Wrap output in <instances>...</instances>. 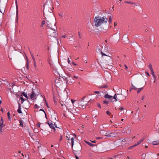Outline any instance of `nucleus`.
<instances>
[{"label": "nucleus", "instance_id": "c85d7f7f", "mask_svg": "<svg viewBox=\"0 0 159 159\" xmlns=\"http://www.w3.org/2000/svg\"><path fill=\"white\" fill-rule=\"evenodd\" d=\"M107 85L99 86L100 88H107Z\"/></svg>", "mask_w": 159, "mask_h": 159}, {"label": "nucleus", "instance_id": "20e7f679", "mask_svg": "<svg viewBox=\"0 0 159 159\" xmlns=\"http://www.w3.org/2000/svg\"><path fill=\"white\" fill-rule=\"evenodd\" d=\"M15 2L16 6V23H17L18 19H19V16H18V7L17 5V0H15Z\"/></svg>", "mask_w": 159, "mask_h": 159}, {"label": "nucleus", "instance_id": "9d476101", "mask_svg": "<svg viewBox=\"0 0 159 159\" xmlns=\"http://www.w3.org/2000/svg\"><path fill=\"white\" fill-rule=\"evenodd\" d=\"M97 52H100L101 53V54H102V57L103 56H107V57H108V58H109V60L111 59V58L110 57L108 56H107V55H106V54H105L104 53H103L102 51H101V50L99 48H98L97 49Z\"/></svg>", "mask_w": 159, "mask_h": 159}, {"label": "nucleus", "instance_id": "a19ab883", "mask_svg": "<svg viewBox=\"0 0 159 159\" xmlns=\"http://www.w3.org/2000/svg\"><path fill=\"white\" fill-rule=\"evenodd\" d=\"M45 24V22L44 20H43L42 22L41 26H43Z\"/></svg>", "mask_w": 159, "mask_h": 159}, {"label": "nucleus", "instance_id": "dca6fc26", "mask_svg": "<svg viewBox=\"0 0 159 159\" xmlns=\"http://www.w3.org/2000/svg\"><path fill=\"white\" fill-rule=\"evenodd\" d=\"M125 39V41H127L128 40V37L127 35H124L122 38V40H124Z\"/></svg>", "mask_w": 159, "mask_h": 159}, {"label": "nucleus", "instance_id": "4c0bfd02", "mask_svg": "<svg viewBox=\"0 0 159 159\" xmlns=\"http://www.w3.org/2000/svg\"><path fill=\"white\" fill-rule=\"evenodd\" d=\"M34 66L35 68V70H38V69L37 68V65L36 64V62H35V61H34Z\"/></svg>", "mask_w": 159, "mask_h": 159}, {"label": "nucleus", "instance_id": "6ab92c4d", "mask_svg": "<svg viewBox=\"0 0 159 159\" xmlns=\"http://www.w3.org/2000/svg\"><path fill=\"white\" fill-rule=\"evenodd\" d=\"M152 144L153 145H156L159 144V140H157L154 141L152 142Z\"/></svg>", "mask_w": 159, "mask_h": 159}, {"label": "nucleus", "instance_id": "864d4df0", "mask_svg": "<svg viewBox=\"0 0 159 159\" xmlns=\"http://www.w3.org/2000/svg\"><path fill=\"white\" fill-rule=\"evenodd\" d=\"M40 111H43V112L45 113V116H46V113H45V112L44 111V110H43V109H41L40 110Z\"/></svg>", "mask_w": 159, "mask_h": 159}, {"label": "nucleus", "instance_id": "680f3d73", "mask_svg": "<svg viewBox=\"0 0 159 159\" xmlns=\"http://www.w3.org/2000/svg\"><path fill=\"white\" fill-rule=\"evenodd\" d=\"M37 127H40V124H39V123H38L37 125Z\"/></svg>", "mask_w": 159, "mask_h": 159}, {"label": "nucleus", "instance_id": "cd10ccee", "mask_svg": "<svg viewBox=\"0 0 159 159\" xmlns=\"http://www.w3.org/2000/svg\"><path fill=\"white\" fill-rule=\"evenodd\" d=\"M30 54L31 55V57H32V58L33 59V60L34 61V62L35 61L34 57L33 54H32V52L31 51H30Z\"/></svg>", "mask_w": 159, "mask_h": 159}, {"label": "nucleus", "instance_id": "c756f323", "mask_svg": "<svg viewBox=\"0 0 159 159\" xmlns=\"http://www.w3.org/2000/svg\"><path fill=\"white\" fill-rule=\"evenodd\" d=\"M131 86H132L131 89H134V90H136L137 89V88L134 85H133V84H131Z\"/></svg>", "mask_w": 159, "mask_h": 159}, {"label": "nucleus", "instance_id": "9b49d317", "mask_svg": "<svg viewBox=\"0 0 159 159\" xmlns=\"http://www.w3.org/2000/svg\"><path fill=\"white\" fill-rule=\"evenodd\" d=\"M47 10H48V11L49 12L51 13L52 12V10L51 8H49V7H48L47 8V7L46 8L44 7L43 10V13L44 14L45 12H47Z\"/></svg>", "mask_w": 159, "mask_h": 159}, {"label": "nucleus", "instance_id": "412c9836", "mask_svg": "<svg viewBox=\"0 0 159 159\" xmlns=\"http://www.w3.org/2000/svg\"><path fill=\"white\" fill-rule=\"evenodd\" d=\"M21 94L24 96L26 98H28V97L27 96V93L24 92H22Z\"/></svg>", "mask_w": 159, "mask_h": 159}, {"label": "nucleus", "instance_id": "2f4dec72", "mask_svg": "<svg viewBox=\"0 0 159 159\" xmlns=\"http://www.w3.org/2000/svg\"><path fill=\"white\" fill-rule=\"evenodd\" d=\"M146 156V154H145L144 153L142 155V158L143 159H145Z\"/></svg>", "mask_w": 159, "mask_h": 159}, {"label": "nucleus", "instance_id": "5fc2aeb1", "mask_svg": "<svg viewBox=\"0 0 159 159\" xmlns=\"http://www.w3.org/2000/svg\"><path fill=\"white\" fill-rule=\"evenodd\" d=\"M117 25V23L116 22H115L114 23V26H116Z\"/></svg>", "mask_w": 159, "mask_h": 159}, {"label": "nucleus", "instance_id": "f3484780", "mask_svg": "<svg viewBox=\"0 0 159 159\" xmlns=\"http://www.w3.org/2000/svg\"><path fill=\"white\" fill-rule=\"evenodd\" d=\"M144 140V139H141L140 141H138L136 143L135 145L136 146L140 144Z\"/></svg>", "mask_w": 159, "mask_h": 159}, {"label": "nucleus", "instance_id": "603ef678", "mask_svg": "<svg viewBox=\"0 0 159 159\" xmlns=\"http://www.w3.org/2000/svg\"><path fill=\"white\" fill-rule=\"evenodd\" d=\"M59 15L61 17H62L63 16V14L62 13L59 14Z\"/></svg>", "mask_w": 159, "mask_h": 159}, {"label": "nucleus", "instance_id": "72a5a7b5", "mask_svg": "<svg viewBox=\"0 0 159 159\" xmlns=\"http://www.w3.org/2000/svg\"><path fill=\"white\" fill-rule=\"evenodd\" d=\"M136 146L135 144L129 147V148H128V149L129 150H130L132 148H134Z\"/></svg>", "mask_w": 159, "mask_h": 159}, {"label": "nucleus", "instance_id": "8fccbe9b", "mask_svg": "<svg viewBox=\"0 0 159 159\" xmlns=\"http://www.w3.org/2000/svg\"><path fill=\"white\" fill-rule=\"evenodd\" d=\"M34 107L35 108L37 109L39 108V107L37 104H35L34 106Z\"/></svg>", "mask_w": 159, "mask_h": 159}, {"label": "nucleus", "instance_id": "7ed1b4c3", "mask_svg": "<svg viewBox=\"0 0 159 159\" xmlns=\"http://www.w3.org/2000/svg\"><path fill=\"white\" fill-rule=\"evenodd\" d=\"M85 98V97H84L79 102V107L80 108L83 109L85 108L86 106L88 103V101H85L84 100Z\"/></svg>", "mask_w": 159, "mask_h": 159}, {"label": "nucleus", "instance_id": "774afa93", "mask_svg": "<svg viewBox=\"0 0 159 159\" xmlns=\"http://www.w3.org/2000/svg\"><path fill=\"white\" fill-rule=\"evenodd\" d=\"M125 69H128V67L126 65H125Z\"/></svg>", "mask_w": 159, "mask_h": 159}, {"label": "nucleus", "instance_id": "0eeeda50", "mask_svg": "<svg viewBox=\"0 0 159 159\" xmlns=\"http://www.w3.org/2000/svg\"><path fill=\"white\" fill-rule=\"evenodd\" d=\"M30 98H31L32 100H34L36 98V94L33 89H32L31 93L30 95Z\"/></svg>", "mask_w": 159, "mask_h": 159}, {"label": "nucleus", "instance_id": "49530a36", "mask_svg": "<svg viewBox=\"0 0 159 159\" xmlns=\"http://www.w3.org/2000/svg\"><path fill=\"white\" fill-rule=\"evenodd\" d=\"M58 81H59V80H56L55 81V83H56V84H58L59 83V82Z\"/></svg>", "mask_w": 159, "mask_h": 159}, {"label": "nucleus", "instance_id": "e2e57ef3", "mask_svg": "<svg viewBox=\"0 0 159 159\" xmlns=\"http://www.w3.org/2000/svg\"><path fill=\"white\" fill-rule=\"evenodd\" d=\"M123 109H124V108L122 107L119 108V109L120 110H123Z\"/></svg>", "mask_w": 159, "mask_h": 159}, {"label": "nucleus", "instance_id": "aec40b11", "mask_svg": "<svg viewBox=\"0 0 159 159\" xmlns=\"http://www.w3.org/2000/svg\"><path fill=\"white\" fill-rule=\"evenodd\" d=\"M110 137H115L116 136V134L115 133L110 132Z\"/></svg>", "mask_w": 159, "mask_h": 159}, {"label": "nucleus", "instance_id": "f257e3e1", "mask_svg": "<svg viewBox=\"0 0 159 159\" xmlns=\"http://www.w3.org/2000/svg\"><path fill=\"white\" fill-rule=\"evenodd\" d=\"M107 20L108 19L105 16L95 17L94 19L95 25L96 27L101 25L102 24L107 23Z\"/></svg>", "mask_w": 159, "mask_h": 159}, {"label": "nucleus", "instance_id": "052dcab7", "mask_svg": "<svg viewBox=\"0 0 159 159\" xmlns=\"http://www.w3.org/2000/svg\"><path fill=\"white\" fill-rule=\"evenodd\" d=\"M152 76L153 78V79H154V80H156V76L155 75H152Z\"/></svg>", "mask_w": 159, "mask_h": 159}, {"label": "nucleus", "instance_id": "393cba45", "mask_svg": "<svg viewBox=\"0 0 159 159\" xmlns=\"http://www.w3.org/2000/svg\"><path fill=\"white\" fill-rule=\"evenodd\" d=\"M85 143L90 146H94V144L91 143L89 142L85 141Z\"/></svg>", "mask_w": 159, "mask_h": 159}, {"label": "nucleus", "instance_id": "4468645a", "mask_svg": "<svg viewBox=\"0 0 159 159\" xmlns=\"http://www.w3.org/2000/svg\"><path fill=\"white\" fill-rule=\"evenodd\" d=\"M48 124L49 125V127L51 128L54 129V131H55V129L52 123L51 122H48Z\"/></svg>", "mask_w": 159, "mask_h": 159}, {"label": "nucleus", "instance_id": "ea45409f", "mask_svg": "<svg viewBox=\"0 0 159 159\" xmlns=\"http://www.w3.org/2000/svg\"><path fill=\"white\" fill-rule=\"evenodd\" d=\"M20 98L21 99V103H23L24 102V101H25V100H24L23 98L22 97H20Z\"/></svg>", "mask_w": 159, "mask_h": 159}, {"label": "nucleus", "instance_id": "338daca9", "mask_svg": "<svg viewBox=\"0 0 159 159\" xmlns=\"http://www.w3.org/2000/svg\"><path fill=\"white\" fill-rule=\"evenodd\" d=\"M91 142L93 143H96V141L95 140H94V141H91Z\"/></svg>", "mask_w": 159, "mask_h": 159}, {"label": "nucleus", "instance_id": "58836bf2", "mask_svg": "<svg viewBox=\"0 0 159 159\" xmlns=\"http://www.w3.org/2000/svg\"><path fill=\"white\" fill-rule=\"evenodd\" d=\"M115 99L116 100V101L117 100V97L116 96V94H115V95L114 96L113 98H112V99Z\"/></svg>", "mask_w": 159, "mask_h": 159}, {"label": "nucleus", "instance_id": "13d9d810", "mask_svg": "<svg viewBox=\"0 0 159 159\" xmlns=\"http://www.w3.org/2000/svg\"><path fill=\"white\" fill-rule=\"evenodd\" d=\"M106 113L108 115H109L110 113L109 111H107Z\"/></svg>", "mask_w": 159, "mask_h": 159}, {"label": "nucleus", "instance_id": "6e6d98bb", "mask_svg": "<svg viewBox=\"0 0 159 159\" xmlns=\"http://www.w3.org/2000/svg\"><path fill=\"white\" fill-rule=\"evenodd\" d=\"M68 63H69V64H70V61L69 59V57L68 58V61H67Z\"/></svg>", "mask_w": 159, "mask_h": 159}, {"label": "nucleus", "instance_id": "423d86ee", "mask_svg": "<svg viewBox=\"0 0 159 159\" xmlns=\"http://www.w3.org/2000/svg\"><path fill=\"white\" fill-rule=\"evenodd\" d=\"M67 84L72 83L74 82V80L72 77L69 76L66 78V80Z\"/></svg>", "mask_w": 159, "mask_h": 159}, {"label": "nucleus", "instance_id": "f8f14e48", "mask_svg": "<svg viewBox=\"0 0 159 159\" xmlns=\"http://www.w3.org/2000/svg\"><path fill=\"white\" fill-rule=\"evenodd\" d=\"M152 153L151 152H148L146 153V156L148 159H150L152 157Z\"/></svg>", "mask_w": 159, "mask_h": 159}, {"label": "nucleus", "instance_id": "37998d69", "mask_svg": "<svg viewBox=\"0 0 159 159\" xmlns=\"http://www.w3.org/2000/svg\"><path fill=\"white\" fill-rule=\"evenodd\" d=\"M71 102H72V103H73V105L75 106V105H74V102H75V100H74V99H71Z\"/></svg>", "mask_w": 159, "mask_h": 159}, {"label": "nucleus", "instance_id": "a18cd8bd", "mask_svg": "<svg viewBox=\"0 0 159 159\" xmlns=\"http://www.w3.org/2000/svg\"><path fill=\"white\" fill-rule=\"evenodd\" d=\"M102 138L101 137H96V139H102Z\"/></svg>", "mask_w": 159, "mask_h": 159}, {"label": "nucleus", "instance_id": "f704fd0d", "mask_svg": "<svg viewBox=\"0 0 159 159\" xmlns=\"http://www.w3.org/2000/svg\"><path fill=\"white\" fill-rule=\"evenodd\" d=\"M24 158V159H29V155H25Z\"/></svg>", "mask_w": 159, "mask_h": 159}, {"label": "nucleus", "instance_id": "a211bd4d", "mask_svg": "<svg viewBox=\"0 0 159 159\" xmlns=\"http://www.w3.org/2000/svg\"><path fill=\"white\" fill-rule=\"evenodd\" d=\"M105 67H106V68L110 70L112 68V66L111 65H107Z\"/></svg>", "mask_w": 159, "mask_h": 159}, {"label": "nucleus", "instance_id": "4be33fe9", "mask_svg": "<svg viewBox=\"0 0 159 159\" xmlns=\"http://www.w3.org/2000/svg\"><path fill=\"white\" fill-rule=\"evenodd\" d=\"M7 116H8V120H9V121H11V118L10 117V113L9 111H8L7 112Z\"/></svg>", "mask_w": 159, "mask_h": 159}, {"label": "nucleus", "instance_id": "e433bc0d", "mask_svg": "<svg viewBox=\"0 0 159 159\" xmlns=\"http://www.w3.org/2000/svg\"><path fill=\"white\" fill-rule=\"evenodd\" d=\"M125 2L128 4H134V2H131L125 1Z\"/></svg>", "mask_w": 159, "mask_h": 159}, {"label": "nucleus", "instance_id": "09e8293b", "mask_svg": "<svg viewBox=\"0 0 159 159\" xmlns=\"http://www.w3.org/2000/svg\"><path fill=\"white\" fill-rule=\"evenodd\" d=\"M151 74H152V75H154V71H153V69L152 70H152H151Z\"/></svg>", "mask_w": 159, "mask_h": 159}, {"label": "nucleus", "instance_id": "c9c22d12", "mask_svg": "<svg viewBox=\"0 0 159 159\" xmlns=\"http://www.w3.org/2000/svg\"><path fill=\"white\" fill-rule=\"evenodd\" d=\"M149 68L150 70H152L153 69L152 67V65L151 64H149Z\"/></svg>", "mask_w": 159, "mask_h": 159}, {"label": "nucleus", "instance_id": "bf43d9fd", "mask_svg": "<svg viewBox=\"0 0 159 159\" xmlns=\"http://www.w3.org/2000/svg\"><path fill=\"white\" fill-rule=\"evenodd\" d=\"M94 92L95 93L98 94H99L100 93V92L99 91H95Z\"/></svg>", "mask_w": 159, "mask_h": 159}, {"label": "nucleus", "instance_id": "a878e982", "mask_svg": "<svg viewBox=\"0 0 159 159\" xmlns=\"http://www.w3.org/2000/svg\"><path fill=\"white\" fill-rule=\"evenodd\" d=\"M46 24L47 25V26L48 27V28H51L50 25L49 24V22L48 21H46Z\"/></svg>", "mask_w": 159, "mask_h": 159}, {"label": "nucleus", "instance_id": "f03ea898", "mask_svg": "<svg viewBox=\"0 0 159 159\" xmlns=\"http://www.w3.org/2000/svg\"><path fill=\"white\" fill-rule=\"evenodd\" d=\"M47 33L48 35L54 38L56 40H57V37L58 34L55 29H52L51 27L48 28L47 30Z\"/></svg>", "mask_w": 159, "mask_h": 159}, {"label": "nucleus", "instance_id": "bb28decb", "mask_svg": "<svg viewBox=\"0 0 159 159\" xmlns=\"http://www.w3.org/2000/svg\"><path fill=\"white\" fill-rule=\"evenodd\" d=\"M29 62L28 61V60H27V62H26V67L27 70L29 69Z\"/></svg>", "mask_w": 159, "mask_h": 159}, {"label": "nucleus", "instance_id": "1a4fd4ad", "mask_svg": "<svg viewBox=\"0 0 159 159\" xmlns=\"http://www.w3.org/2000/svg\"><path fill=\"white\" fill-rule=\"evenodd\" d=\"M65 70L68 72V74L70 75H71L74 70L71 68H68L67 67L66 68Z\"/></svg>", "mask_w": 159, "mask_h": 159}, {"label": "nucleus", "instance_id": "7c9ffc66", "mask_svg": "<svg viewBox=\"0 0 159 159\" xmlns=\"http://www.w3.org/2000/svg\"><path fill=\"white\" fill-rule=\"evenodd\" d=\"M109 23H112V17L111 16H110L109 18Z\"/></svg>", "mask_w": 159, "mask_h": 159}, {"label": "nucleus", "instance_id": "473e14b6", "mask_svg": "<svg viewBox=\"0 0 159 159\" xmlns=\"http://www.w3.org/2000/svg\"><path fill=\"white\" fill-rule=\"evenodd\" d=\"M143 88H140L138 89V90L137 91V92L138 93H139L143 89Z\"/></svg>", "mask_w": 159, "mask_h": 159}, {"label": "nucleus", "instance_id": "2eb2a0df", "mask_svg": "<svg viewBox=\"0 0 159 159\" xmlns=\"http://www.w3.org/2000/svg\"><path fill=\"white\" fill-rule=\"evenodd\" d=\"M104 97L106 98H108L109 99H112V96L109 95L108 94H106L105 96Z\"/></svg>", "mask_w": 159, "mask_h": 159}, {"label": "nucleus", "instance_id": "6e6552de", "mask_svg": "<svg viewBox=\"0 0 159 159\" xmlns=\"http://www.w3.org/2000/svg\"><path fill=\"white\" fill-rule=\"evenodd\" d=\"M4 126L3 121L2 118V117L0 121V133H2V128Z\"/></svg>", "mask_w": 159, "mask_h": 159}, {"label": "nucleus", "instance_id": "39448f33", "mask_svg": "<svg viewBox=\"0 0 159 159\" xmlns=\"http://www.w3.org/2000/svg\"><path fill=\"white\" fill-rule=\"evenodd\" d=\"M72 135H69V136H67L66 138L69 141V143L71 144L72 147H73L74 145V139L73 137H71Z\"/></svg>", "mask_w": 159, "mask_h": 159}, {"label": "nucleus", "instance_id": "5701e85b", "mask_svg": "<svg viewBox=\"0 0 159 159\" xmlns=\"http://www.w3.org/2000/svg\"><path fill=\"white\" fill-rule=\"evenodd\" d=\"M19 123L20 124L19 125H20L22 127L23 126V121L22 120H19Z\"/></svg>", "mask_w": 159, "mask_h": 159}, {"label": "nucleus", "instance_id": "69168bd1", "mask_svg": "<svg viewBox=\"0 0 159 159\" xmlns=\"http://www.w3.org/2000/svg\"><path fill=\"white\" fill-rule=\"evenodd\" d=\"M97 106H98L100 108H101V105H100L99 104H97Z\"/></svg>", "mask_w": 159, "mask_h": 159}, {"label": "nucleus", "instance_id": "4d7b16f0", "mask_svg": "<svg viewBox=\"0 0 159 159\" xmlns=\"http://www.w3.org/2000/svg\"><path fill=\"white\" fill-rule=\"evenodd\" d=\"M145 74L148 75V76H150L148 72H145Z\"/></svg>", "mask_w": 159, "mask_h": 159}, {"label": "nucleus", "instance_id": "ddd939ff", "mask_svg": "<svg viewBox=\"0 0 159 159\" xmlns=\"http://www.w3.org/2000/svg\"><path fill=\"white\" fill-rule=\"evenodd\" d=\"M18 108L17 110V111L19 114L22 113V112L21 111V105L19 102H18Z\"/></svg>", "mask_w": 159, "mask_h": 159}, {"label": "nucleus", "instance_id": "de8ad7c7", "mask_svg": "<svg viewBox=\"0 0 159 159\" xmlns=\"http://www.w3.org/2000/svg\"><path fill=\"white\" fill-rule=\"evenodd\" d=\"M60 103L62 106H64V103L63 102H62V101L60 102Z\"/></svg>", "mask_w": 159, "mask_h": 159}, {"label": "nucleus", "instance_id": "3c124183", "mask_svg": "<svg viewBox=\"0 0 159 159\" xmlns=\"http://www.w3.org/2000/svg\"><path fill=\"white\" fill-rule=\"evenodd\" d=\"M29 135H30V137H32L33 135V134L32 133H31L30 132L29 133Z\"/></svg>", "mask_w": 159, "mask_h": 159}, {"label": "nucleus", "instance_id": "c03bdc74", "mask_svg": "<svg viewBox=\"0 0 159 159\" xmlns=\"http://www.w3.org/2000/svg\"><path fill=\"white\" fill-rule=\"evenodd\" d=\"M103 103L104 104H107L108 103V102L106 100H105V101H103Z\"/></svg>", "mask_w": 159, "mask_h": 159}, {"label": "nucleus", "instance_id": "b1692460", "mask_svg": "<svg viewBox=\"0 0 159 159\" xmlns=\"http://www.w3.org/2000/svg\"><path fill=\"white\" fill-rule=\"evenodd\" d=\"M104 135L107 137H110V132H107Z\"/></svg>", "mask_w": 159, "mask_h": 159}, {"label": "nucleus", "instance_id": "0e129e2a", "mask_svg": "<svg viewBox=\"0 0 159 159\" xmlns=\"http://www.w3.org/2000/svg\"><path fill=\"white\" fill-rule=\"evenodd\" d=\"M62 137L61 136V137L60 138V139H59V141H61L62 140Z\"/></svg>", "mask_w": 159, "mask_h": 159}, {"label": "nucleus", "instance_id": "79ce46f5", "mask_svg": "<svg viewBox=\"0 0 159 159\" xmlns=\"http://www.w3.org/2000/svg\"><path fill=\"white\" fill-rule=\"evenodd\" d=\"M120 140H122V142H126V140L125 138L123 139H120Z\"/></svg>", "mask_w": 159, "mask_h": 159}]
</instances>
